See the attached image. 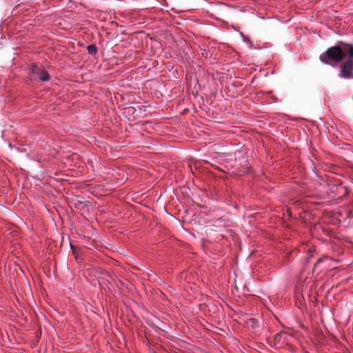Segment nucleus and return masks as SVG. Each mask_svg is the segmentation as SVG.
Returning <instances> with one entry per match:
<instances>
[{
    "label": "nucleus",
    "instance_id": "10",
    "mask_svg": "<svg viewBox=\"0 0 353 353\" xmlns=\"http://www.w3.org/2000/svg\"><path fill=\"white\" fill-rule=\"evenodd\" d=\"M232 28H233L235 31L239 32V30L233 24L231 25Z\"/></svg>",
    "mask_w": 353,
    "mask_h": 353
},
{
    "label": "nucleus",
    "instance_id": "8",
    "mask_svg": "<svg viewBox=\"0 0 353 353\" xmlns=\"http://www.w3.org/2000/svg\"><path fill=\"white\" fill-rule=\"evenodd\" d=\"M238 32L239 33V34H240L241 37L242 38V40H243L244 42H248V43H251V41H250V39H248L245 37V35L243 34V32H241V31H240V30H239Z\"/></svg>",
    "mask_w": 353,
    "mask_h": 353
},
{
    "label": "nucleus",
    "instance_id": "9",
    "mask_svg": "<svg viewBox=\"0 0 353 353\" xmlns=\"http://www.w3.org/2000/svg\"><path fill=\"white\" fill-rule=\"evenodd\" d=\"M326 260V259L325 258H321V259H319L315 263L314 265V268H317L319 265H320L322 263L324 262V261Z\"/></svg>",
    "mask_w": 353,
    "mask_h": 353
},
{
    "label": "nucleus",
    "instance_id": "4",
    "mask_svg": "<svg viewBox=\"0 0 353 353\" xmlns=\"http://www.w3.org/2000/svg\"><path fill=\"white\" fill-rule=\"evenodd\" d=\"M89 202L87 201H85L83 198H81V199H78L75 203H74V207L77 209H79V210H82L85 207L88 206V203Z\"/></svg>",
    "mask_w": 353,
    "mask_h": 353
},
{
    "label": "nucleus",
    "instance_id": "6",
    "mask_svg": "<svg viewBox=\"0 0 353 353\" xmlns=\"http://www.w3.org/2000/svg\"><path fill=\"white\" fill-rule=\"evenodd\" d=\"M87 50L90 55H96L97 53V48L95 44H90L87 46Z\"/></svg>",
    "mask_w": 353,
    "mask_h": 353
},
{
    "label": "nucleus",
    "instance_id": "2",
    "mask_svg": "<svg viewBox=\"0 0 353 353\" xmlns=\"http://www.w3.org/2000/svg\"><path fill=\"white\" fill-rule=\"evenodd\" d=\"M339 77L341 79H353V58H348L341 66Z\"/></svg>",
    "mask_w": 353,
    "mask_h": 353
},
{
    "label": "nucleus",
    "instance_id": "3",
    "mask_svg": "<svg viewBox=\"0 0 353 353\" xmlns=\"http://www.w3.org/2000/svg\"><path fill=\"white\" fill-rule=\"evenodd\" d=\"M37 77L38 79L43 82H48L50 80V76L48 72L43 69H40Z\"/></svg>",
    "mask_w": 353,
    "mask_h": 353
},
{
    "label": "nucleus",
    "instance_id": "5",
    "mask_svg": "<svg viewBox=\"0 0 353 353\" xmlns=\"http://www.w3.org/2000/svg\"><path fill=\"white\" fill-rule=\"evenodd\" d=\"M40 69L41 68L35 64L30 65L29 66V74L30 76H37Z\"/></svg>",
    "mask_w": 353,
    "mask_h": 353
},
{
    "label": "nucleus",
    "instance_id": "12",
    "mask_svg": "<svg viewBox=\"0 0 353 353\" xmlns=\"http://www.w3.org/2000/svg\"><path fill=\"white\" fill-rule=\"evenodd\" d=\"M9 147L12 148V145L10 143Z\"/></svg>",
    "mask_w": 353,
    "mask_h": 353
},
{
    "label": "nucleus",
    "instance_id": "11",
    "mask_svg": "<svg viewBox=\"0 0 353 353\" xmlns=\"http://www.w3.org/2000/svg\"><path fill=\"white\" fill-rule=\"evenodd\" d=\"M17 150H19V151H20V152H23V150H20V149H19V148H17Z\"/></svg>",
    "mask_w": 353,
    "mask_h": 353
},
{
    "label": "nucleus",
    "instance_id": "7",
    "mask_svg": "<svg viewBox=\"0 0 353 353\" xmlns=\"http://www.w3.org/2000/svg\"><path fill=\"white\" fill-rule=\"evenodd\" d=\"M241 165L244 168L245 171H248L250 167H249L248 161L246 159L243 158Z\"/></svg>",
    "mask_w": 353,
    "mask_h": 353
},
{
    "label": "nucleus",
    "instance_id": "1",
    "mask_svg": "<svg viewBox=\"0 0 353 353\" xmlns=\"http://www.w3.org/2000/svg\"><path fill=\"white\" fill-rule=\"evenodd\" d=\"M347 55L353 58V44L339 41L334 46L321 54L319 59L323 63L334 67V63L341 61Z\"/></svg>",
    "mask_w": 353,
    "mask_h": 353
}]
</instances>
